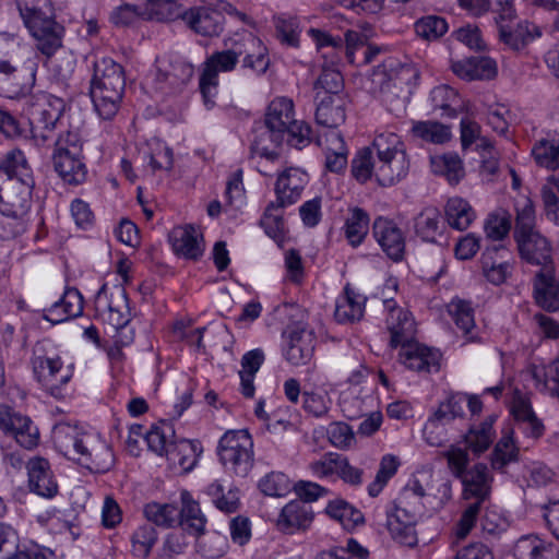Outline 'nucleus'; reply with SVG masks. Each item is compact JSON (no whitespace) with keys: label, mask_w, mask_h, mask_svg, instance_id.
Masks as SVG:
<instances>
[{"label":"nucleus","mask_w":559,"mask_h":559,"mask_svg":"<svg viewBox=\"0 0 559 559\" xmlns=\"http://www.w3.org/2000/svg\"><path fill=\"white\" fill-rule=\"evenodd\" d=\"M314 86L322 88L325 92L324 96H341L340 92L344 87L343 76L336 68L322 64V72Z\"/></svg>","instance_id":"obj_59"},{"label":"nucleus","mask_w":559,"mask_h":559,"mask_svg":"<svg viewBox=\"0 0 559 559\" xmlns=\"http://www.w3.org/2000/svg\"><path fill=\"white\" fill-rule=\"evenodd\" d=\"M371 148L376 155H380L393 164V170L397 174H408L409 162L400 136L393 132L378 134Z\"/></svg>","instance_id":"obj_24"},{"label":"nucleus","mask_w":559,"mask_h":559,"mask_svg":"<svg viewBox=\"0 0 559 559\" xmlns=\"http://www.w3.org/2000/svg\"><path fill=\"white\" fill-rule=\"evenodd\" d=\"M285 359L294 366L308 364L314 352V336L312 332L299 325H290L283 332Z\"/></svg>","instance_id":"obj_14"},{"label":"nucleus","mask_w":559,"mask_h":559,"mask_svg":"<svg viewBox=\"0 0 559 559\" xmlns=\"http://www.w3.org/2000/svg\"><path fill=\"white\" fill-rule=\"evenodd\" d=\"M496 419V415H489L483 421L471 425L467 432L463 436L466 449L474 455L479 456L492 444L496 437L493 429Z\"/></svg>","instance_id":"obj_35"},{"label":"nucleus","mask_w":559,"mask_h":559,"mask_svg":"<svg viewBox=\"0 0 559 559\" xmlns=\"http://www.w3.org/2000/svg\"><path fill=\"white\" fill-rule=\"evenodd\" d=\"M174 436V429L167 424L162 426H153L150 431L145 433V441L153 452L158 455H166L170 444L175 443L169 438Z\"/></svg>","instance_id":"obj_56"},{"label":"nucleus","mask_w":559,"mask_h":559,"mask_svg":"<svg viewBox=\"0 0 559 559\" xmlns=\"http://www.w3.org/2000/svg\"><path fill=\"white\" fill-rule=\"evenodd\" d=\"M512 22H506L498 25L499 40L512 50H520L528 43L542 36V28L533 22L522 21L515 27Z\"/></svg>","instance_id":"obj_27"},{"label":"nucleus","mask_w":559,"mask_h":559,"mask_svg":"<svg viewBox=\"0 0 559 559\" xmlns=\"http://www.w3.org/2000/svg\"><path fill=\"white\" fill-rule=\"evenodd\" d=\"M452 71L466 81L490 80L497 75V63L489 57L478 56L453 61Z\"/></svg>","instance_id":"obj_29"},{"label":"nucleus","mask_w":559,"mask_h":559,"mask_svg":"<svg viewBox=\"0 0 559 559\" xmlns=\"http://www.w3.org/2000/svg\"><path fill=\"white\" fill-rule=\"evenodd\" d=\"M182 508L179 510L180 516L177 523L183 526L190 534L201 536L204 533L206 519L203 515L200 506L194 501L190 493H181Z\"/></svg>","instance_id":"obj_41"},{"label":"nucleus","mask_w":559,"mask_h":559,"mask_svg":"<svg viewBox=\"0 0 559 559\" xmlns=\"http://www.w3.org/2000/svg\"><path fill=\"white\" fill-rule=\"evenodd\" d=\"M449 312L456 326L463 331L467 340L469 342L476 341V336L472 332L475 328L474 310L469 302L464 300H454L449 306Z\"/></svg>","instance_id":"obj_52"},{"label":"nucleus","mask_w":559,"mask_h":559,"mask_svg":"<svg viewBox=\"0 0 559 559\" xmlns=\"http://www.w3.org/2000/svg\"><path fill=\"white\" fill-rule=\"evenodd\" d=\"M516 559H558V548L549 540L537 535H524L520 537L513 547Z\"/></svg>","instance_id":"obj_31"},{"label":"nucleus","mask_w":559,"mask_h":559,"mask_svg":"<svg viewBox=\"0 0 559 559\" xmlns=\"http://www.w3.org/2000/svg\"><path fill=\"white\" fill-rule=\"evenodd\" d=\"M32 368L36 380L51 396H63L62 388L70 381L72 372L69 368H63L59 357H48L44 347L36 345L33 350Z\"/></svg>","instance_id":"obj_12"},{"label":"nucleus","mask_w":559,"mask_h":559,"mask_svg":"<svg viewBox=\"0 0 559 559\" xmlns=\"http://www.w3.org/2000/svg\"><path fill=\"white\" fill-rule=\"evenodd\" d=\"M466 403L465 393H453L448 399L441 402L432 416L424 427V437L426 441L432 447H440L445 439L440 436L439 430L445 425H449L456 418L464 416V406Z\"/></svg>","instance_id":"obj_13"},{"label":"nucleus","mask_w":559,"mask_h":559,"mask_svg":"<svg viewBox=\"0 0 559 559\" xmlns=\"http://www.w3.org/2000/svg\"><path fill=\"white\" fill-rule=\"evenodd\" d=\"M193 73V66L186 60L176 59L167 63L160 62L154 80L156 90L165 94L179 92L190 82Z\"/></svg>","instance_id":"obj_15"},{"label":"nucleus","mask_w":559,"mask_h":559,"mask_svg":"<svg viewBox=\"0 0 559 559\" xmlns=\"http://www.w3.org/2000/svg\"><path fill=\"white\" fill-rule=\"evenodd\" d=\"M431 100L435 108L443 110L442 117L455 118L457 116L456 109L453 108V104L457 100V94L453 88L447 85L435 87L431 91Z\"/></svg>","instance_id":"obj_57"},{"label":"nucleus","mask_w":559,"mask_h":559,"mask_svg":"<svg viewBox=\"0 0 559 559\" xmlns=\"http://www.w3.org/2000/svg\"><path fill=\"white\" fill-rule=\"evenodd\" d=\"M34 179L22 151L13 150L0 160V213L20 219L31 207Z\"/></svg>","instance_id":"obj_2"},{"label":"nucleus","mask_w":559,"mask_h":559,"mask_svg":"<svg viewBox=\"0 0 559 559\" xmlns=\"http://www.w3.org/2000/svg\"><path fill=\"white\" fill-rule=\"evenodd\" d=\"M459 479L463 485V497L465 500L475 499L474 502L485 504L489 499L492 477L486 464H475Z\"/></svg>","instance_id":"obj_22"},{"label":"nucleus","mask_w":559,"mask_h":559,"mask_svg":"<svg viewBox=\"0 0 559 559\" xmlns=\"http://www.w3.org/2000/svg\"><path fill=\"white\" fill-rule=\"evenodd\" d=\"M373 236L390 259L394 261L403 259L405 237L393 221L378 217L373 223Z\"/></svg>","instance_id":"obj_21"},{"label":"nucleus","mask_w":559,"mask_h":559,"mask_svg":"<svg viewBox=\"0 0 559 559\" xmlns=\"http://www.w3.org/2000/svg\"><path fill=\"white\" fill-rule=\"evenodd\" d=\"M182 20L194 33L205 37L218 36L225 24L222 12L206 7L185 11Z\"/></svg>","instance_id":"obj_20"},{"label":"nucleus","mask_w":559,"mask_h":559,"mask_svg":"<svg viewBox=\"0 0 559 559\" xmlns=\"http://www.w3.org/2000/svg\"><path fill=\"white\" fill-rule=\"evenodd\" d=\"M169 238L178 255L197 260L203 253L202 236L193 226L176 227L171 230Z\"/></svg>","instance_id":"obj_34"},{"label":"nucleus","mask_w":559,"mask_h":559,"mask_svg":"<svg viewBox=\"0 0 559 559\" xmlns=\"http://www.w3.org/2000/svg\"><path fill=\"white\" fill-rule=\"evenodd\" d=\"M237 47H241L243 68L251 69L257 74L265 73L270 66V59L267 49L261 39L251 33H247L237 41Z\"/></svg>","instance_id":"obj_32"},{"label":"nucleus","mask_w":559,"mask_h":559,"mask_svg":"<svg viewBox=\"0 0 559 559\" xmlns=\"http://www.w3.org/2000/svg\"><path fill=\"white\" fill-rule=\"evenodd\" d=\"M412 132L415 136L436 144L444 143L451 136L450 129L437 121H418L414 123Z\"/></svg>","instance_id":"obj_55"},{"label":"nucleus","mask_w":559,"mask_h":559,"mask_svg":"<svg viewBox=\"0 0 559 559\" xmlns=\"http://www.w3.org/2000/svg\"><path fill=\"white\" fill-rule=\"evenodd\" d=\"M287 204L280 203L278 200L267 204L260 219L261 227L273 239L281 238L284 231L285 223L283 218V210Z\"/></svg>","instance_id":"obj_50"},{"label":"nucleus","mask_w":559,"mask_h":559,"mask_svg":"<svg viewBox=\"0 0 559 559\" xmlns=\"http://www.w3.org/2000/svg\"><path fill=\"white\" fill-rule=\"evenodd\" d=\"M0 429L13 436L25 449H33L38 443V430L32 426L31 419L7 406H0Z\"/></svg>","instance_id":"obj_17"},{"label":"nucleus","mask_w":559,"mask_h":559,"mask_svg":"<svg viewBox=\"0 0 559 559\" xmlns=\"http://www.w3.org/2000/svg\"><path fill=\"white\" fill-rule=\"evenodd\" d=\"M515 241L520 257L524 261L540 269H555L551 245L540 233L531 234Z\"/></svg>","instance_id":"obj_19"},{"label":"nucleus","mask_w":559,"mask_h":559,"mask_svg":"<svg viewBox=\"0 0 559 559\" xmlns=\"http://www.w3.org/2000/svg\"><path fill=\"white\" fill-rule=\"evenodd\" d=\"M512 433L511 428L504 429L496 443L490 459L493 469L503 471L509 463L518 461L519 449L515 447Z\"/></svg>","instance_id":"obj_45"},{"label":"nucleus","mask_w":559,"mask_h":559,"mask_svg":"<svg viewBox=\"0 0 559 559\" xmlns=\"http://www.w3.org/2000/svg\"><path fill=\"white\" fill-rule=\"evenodd\" d=\"M325 512L330 518L338 521L347 531L354 530L365 521L361 511L343 499L330 501Z\"/></svg>","instance_id":"obj_44"},{"label":"nucleus","mask_w":559,"mask_h":559,"mask_svg":"<svg viewBox=\"0 0 559 559\" xmlns=\"http://www.w3.org/2000/svg\"><path fill=\"white\" fill-rule=\"evenodd\" d=\"M366 298L356 294L349 286L344 289L335 306L334 317L340 323H352L358 321L364 316Z\"/></svg>","instance_id":"obj_38"},{"label":"nucleus","mask_w":559,"mask_h":559,"mask_svg":"<svg viewBox=\"0 0 559 559\" xmlns=\"http://www.w3.org/2000/svg\"><path fill=\"white\" fill-rule=\"evenodd\" d=\"M240 48L237 47L236 41L231 48L215 51L204 61L199 87L207 108H212L215 104L214 98L217 95L218 74L221 72H230L236 68L238 59L241 57Z\"/></svg>","instance_id":"obj_10"},{"label":"nucleus","mask_w":559,"mask_h":559,"mask_svg":"<svg viewBox=\"0 0 559 559\" xmlns=\"http://www.w3.org/2000/svg\"><path fill=\"white\" fill-rule=\"evenodd\" d=\"M330 442L338 449H347L355 441L352 427L342 421L331 423L326 429Z\"/></svg>","instance_id":"obj_63"},{"label":"nucleus","mask_w":559,"mask_h":559,"mask_svg":"<svg viewBox=\"0 0 559 559\" xmlns=\"http://www.w3.org/2000/svg\"><path fill=\"white\" fill-rule=\"evenodd\" d=\"M165 456L171 465L180 467L183 472H190L197 464L195 447L188 440L175 441Z\"/></svg>","instance_id":"obj_47"},{"label":"nucleus","mask_w":559,"mask_h":559,"mask_svg":"<svg viewBox=\"0 0 559 559\" xmlns=\"http://www.w3.org/2000/svg\"><path fill=\"white\" fill-rule=\"evenodd\" d=\"M284 140V134L277 132L264 121L255 122L252 129L251 154L266 160H275L278 157L277 148Z\"/></svg>","instance_id":"obj_25"},{"label":"nucleus","mask_w":559,"mask_h":559,"mask_svg":"<svg viewBox=\"0 0 559 559\" xmlns=\"http://www.w3.org/2000/svg\"><path fill=\"white\" fill-rule=\"evenodd\" d=\"M35 84V72L24 70L22 72V79L0 80L1 94L11 99H24L29 97L31 91Z\"/></svg>","instance_id":"obj_49"},{"label":"nucleus","mask_w":559,"mask_h":559,"mask_svg":"<svg viewBox=\"0 0 559 559\" xmlns=\"http://www.w3.org/2000/svg\"><path fill=\"white\" fill-rule=\"evenodd\" d=\"M388 311L386 328L390 345L401 346L400 359L411 370L430 372L438 370L440 353L415 341L416 325L412 314L396 306L392 298L383 299Z\"/></svg>","instance_id":"obj_1"},{"label":"nucleus","mask_w":559,"mask_h":559,"mask_svg":"<svg viewBox=\"0 0 559 559\" xmlns=\"http://www.w3.org/2000/svg\"><path fill=\"white\" fill-rule=\"evenodd\" d=\"M307 183V175L299 168H287L277 178L275 183L276 200L282 204L292 205L300 198Z\"/></svg>","instance_id":"obj_30"},{"label":"nucleus","mask_w":559,"mask_h":559,"mask_svg":"<svg viewBox=\"0 0 559 559\" xmlns=\"http://www.w3.org/2000/svg\"><path fill=\"white\" fill-rule=\"evenodd\" d=\"M51 160L55 171L64 183L79 186L86 180L87 169L82 158V140L78 132L67 131L57 138Z\"/></svg>","instance_id":"obj_7"},{"label":"nucleus","mask_w":559,"mask_h":559,"mask_svg":"<svg viewBox=\"0 0 559 559\" xmlns=\"http://www.w3.org/2000/svg\"><path fill=\"white\" fill-rule=\"evenodd\" d=\"M345 100L342 96H323L316 110L317 123L336 131L346 119Z\"/></svg>","instance_id":"obj_36"},{"label":"nucleus","mask_w":559,"mask_h":559,"mask_svg":"<svg viewBox=\"0 0 559 559\" xmlns=\"http://www.w3.org/2000/svg\"><path fill=\"white\" fill-rule=\"evenodd\" d=\"M461 7L479 16L488 11L493 14L496 26L513 22L518 14L514 0H459Z\"/></svg>","instance_id":"obj_28"},{"label":"nucleus","mask_w":559,"mask_h":559,"mask_svg":"<svg viewBox=\"0 0 559 559\" xmlns=\"http://www.w3.org/2000/svg\"><path fill=\"white\" fill-rule=\"evenodd\" d=\"M85 433H80L76 427L61 425L55 429L53 441L56 447L68 457L81 455L79 460L91 471L105 473L114 465L111 449L103 444L90 451L84 441Z\"/></svg>","instance_id":"obj_6"},{"label":"nucleus","mask_w":559,"mask_h":559,"mask_svg":"<svg viewBox=\"0 0 559 559\" xmlns=\"http://www.w3.org/2000/svg\"><path fill=\"white\" fill-rule=\"evenodd\" d=\"M393 167L388 158L376 155L371 147H362L352 159L350 173L359 183L374 179L379 186L391 187L407 175L397 174Z\"/></svg>","instance_id":"obj_9"},{"label":"nucleus","mask_w":559,"mask_h":559,"mask_svg":"<svg viewBox=\"0 0 559 559\" xmlns=\"http://www.w3.org/2000/svg\"><path fill=\"white\" fill-rule=\"evenodd\" d=\"M95 309L102 320L118 333L130 322L131 312L126 289L120 285L111 288L103 284L95 296Z\"/></svg>","instance_id":"obj_11"},{"label":"nucleus","mask_w":559,"mask_h":559,"mask_svg":"<svg viewBox=\"0 0 559 559\" xmlns=\"http://www.w3.org/2000/svg\"><path fill=\"white\" fill-rule=\"evenodd\" d=\"M535 163L544 168L556 170L559 168V139L537 140L532 147Z\"/></svg>","instance_id":"obj_46"},{"label":"nucleus","mask_w":559,"mask_h":559,"mask_svg":"<svg viewBox=\"0 0 559 559\" xmlns=\"http://www.w3.org/2000/svg\"><path fill=\"white\" fill-rule=\"evenodd\" d=\"M440 212L435 207L424 209L415 218V231L423 240L433 242L440 229Z\"/></svg>","instance_id":"obj_51"},{"label":"nucleus","mask_w":559,"mask_h":559,"mask_svg":"<svg viewBox=\"0 0 559 559\" xmlns=\"http://www.w3.org/2000/svg\"><path fill=\"white\" fill-rule=\"evenodd\" d=\"M445 219L450 227L465 230L476 217L471 204L462 198H451L445 204Z\"/></svg>","instance_id":"obj_43"},{"label":"nucleus","mask_w":559,"mask_h":559,"mask_svg":"<svg viewBox=\"0 0 559 559\" xmlns=\"http://www.w3.org/2000/svg\"><path fill=\"white\" fill-rule=\"evenodd\" d=\"M325 167L332 173H341L347 166L348 148L338 131L324 134Z\"/></svg>","instance_id":"obj_37"},{"label":"nucleus","mask_w":559,"mask_h":559,"mask_svg":"<svg viewBox=\"0 0 559 559\" xmlns=\"http://www.w3.org/2000/svg\"><path fill=\"white\" fill-rule=\"evenodd\" d=\"M417 521L418 513L416 511H409L397 504L393 512L388 513L385 526L396 543L406 547H414L418 543L415 530Z\"/></svg>","instance_id":"obj_16"},{"label":"nucleus","mask_w":559,"mask_h":559,"mask_svg":"<svg viewBox=\"0 0 559 559\" xmlns=\"http://www.w3.org/2000/svg\"><path fill=\"white\" fill-rule=\"evenodd\" d=\"M314 519L311 506L305 501L293 500L283 507L276 521L277 528L286 534L307 531Z\"/></svg>","instance_id":"obj_23"},{"label":"nucleus","mask_w":559,"mask_h":559,"mask_svg":"<svg viewBox=\"0 0 559 559\" xmlns=\"http://www.w3.org/2000/svg\"><path fill=\"white\" fill-rule=\"evenodd\" d=\"M27 469L32 491L45 498H51L57 493L58 485L51 475L47 460L41 457L33 459L28 462Z\"/></svg>","instance_id":"obj_33"},{"label":"nucleus","mask_w":559,"mask_h":559,"mask_svg":"<svg viewBox=\"0 0 559 559\" xmlns=\"http://www.w3.org/2000/svg\"><path fill=\"white\" fill-rule=\"evenodd\" d=\"M369 215L365 210L360 207L349 210L344 224V234L352 247L356 248L364 241L369 231Z\"/></svg>","instance_id":"obj_42"},{"label":"nucleus","mask_w":559,"mask_h":559,"mask_svg":"<svg viewBox=\"0 0 559 559\" xmlns=\"http://www.w3.org/2000/svg\"><path fill=\"white\" fill-rule=\"evenodd\" d=\"M217 453L224 467L246 477L254 464L253 440L246 429L228 430L219 439Z\"/></svg>","instance_id":"obj_8"},{"label":"nucleus","mask_w":559,"mask_h":559,"mask_svg":"<svg viewBox=\"0 0 559 559\" xmlns=\"http://www.w3.org/2000/svg\"><path fill=\"white\" fill-rule=\"evenodd\" d=\"M157 538V532L151 523L139 526L131 537L133 555L140 558H147Z\"/></svg>","instance_id":"obj_53"},{"label":"nucleus","mask_w":559,"mask_h":559,"mask_svg":"<svg viewBox=\"0 0 559 559\" xmlns=\"http://www.w3.org/2000/svg\"><path fill=\"white\" fill-rule=\"evenodd\" d=\"M25 26L36 40L37 49L50 58L62 46L64 28L56 22L50 0H17Z\"/></svg>","instance_id":"obj_4"},{"label":"nucleus","mask_w":559,"mask_h":559,"mask_svg":"<svg viewBox=\"0 0 559 559\" xmlns=\"http://www.w3.org/2000/svg\"><path fill=\"white\" fill-rule=\"evenodd\" d=\"M399 462L393 455H384L380 462L374 480L368 486V492L371 497H377L388 480L396 473Z\"/></svg>","instance_id":"obj_58"},{"label":"nucleus","mask_w":559,"mask_h":559,"mask_svg":"<svg viewBox=\"0 0 559 559\" xmlns=\"http://www.w3.org/2000/svg\"><path fill=\"white\" fill-rule=\"evenodd\" d=\"M508 249L503 245L488 246L481 254L483 275L493 285L503 284L511 276L513 266L508 261Z\"/></svg>","instance_id":"obj_18"},{"label":"nucleus","mask_w":559,"mask_h":559,"mask_svg":"<svg viewBox=\"0 0 559 559\" xmlns=\"http://www.w3.org/2000/svg\"><path fill=\"white\" fill-rule=\"evenodd\" d=\"M294 103L286 97L273 99L265 112L263 121L277 132L286 134L287 128L294 121Z\"/></svg>","instance_id":"obj_40"},{"label":"nucleus","mask_w":559,"mask_h":559,"mask_svg":"<svg viewBox=\"0 0 559 559\" xmlns=\"http://www.w3.org/2000/svg\"><path fill=\"white\" fill-rule=\"evenodd\" d=\"M308 34L316 43L321 58L324 59L323 64L334 68L341 61L342 53L344 51L342 38L333 37L329 33L317 28H310Z\"/></svg>","instance_id":"obj_39"},{"label":"nucleus","mask_w":559,"mask_h":559,"mask_svg":"<svg viewBox=\"0 0 559 559\" xmlns=\"http://www.w3.org/2000/svg\"><path fill=\"white\" fill-rule=\"evenodd\" d=\"M285 138L290 146L301 150L311 142V127L305 121L295 119L287 128Z\"/></svg>","instance_id":"obj_64"},{"label":"nucleus","mask_w":559,"mask_h":559,"mask_svg":"<svg viewBox=\"0 0 559 559\" xmlns=\"http://www.w3.org/2000/svg\"><path fill=\"white\" fill-rule=\"evenodd\" d=\"M533 295L536 304L543 309H559V283L555 278V269H539L533 278Z\"/></svg>","instance_id":"obj_26"},{"label":"nucleus","mask_w":559,"mask_h":559,"mask_svg":"<svg viewBox=\"0 0 559 559\" xmlns=\"http://www.w3.org/2000/svg\"><path fill=\"white\" fill-rule=\"evenodd\" d=\"M144 515L152 525L169 528L177 524L180 513L175 504L151 502L145 506Z\"/></svg>","instance_id":"obj_48"},{"label":"nucleus","mask_w":559,"mask_h":559,"mask_svg":"<svg viewBox=\"0 0 559 559\" xmlns=\"http://www.w3.org/2000/svg\"><path fill=\"white\" fill-rule=\"evenodd\" d=\"M416 34L428 41L442 37L449 28L445 19L438 15H426L415 22Z\"/></svg>","instance_id":"obj_54"},{"label":"nucleus","mask_w":559,"mask_h":559,"mask_svg":"<svg viewBox=\"0 0 559 559\" xmlns=\"http://www.w3.org/2000/svg\"><path fill=\"white\" fill-rule=\"evenodd\" d=\"M64 108L62 98L47 92L39 91L26 97L22 112L28 119L33 138L43 143L51 139Z\"/></svg>","instance_id":"obj_5"},{"label":"nucleus","mask_w":559,"mask_h":559,"mask_svg":"<svg viewBox=\"0 0 559 559\" xmlns=\"http://www.w3.org/2000/svg\"><path fill=\"white\" fill-rule=\"evenodd\" d=\"M511 219L507 214H490L484 225L486 237L493 241L502 240L510 231Z\"/></svg>","instance_id":"obj_62"},{"label":"nucleus","mask_w":559,"mask_h":559,"mask_svg":"<svg viewBox=\"0 0 559 559\" xmlns=\"http://www.w3.org/2000/svg\"><path fill=\"white\" fill-rule=\"evenodd\" d=\"M124 88V71L119 63L107 57L93 61L90 94L100 118L110 120L117 115Z\"/></svg>","instance_id":"obj_3"},{"label":"nucleus","mask_w":559,"mask_h":559,"mask_svg":"<svg viewBox=\"0 0 559 559\" xmlns=\"http://www.w3.org/2000/svg\"><path fill=\"white\" fill-rule=\"evenodd\" d=\"M539 233L535 229V211L531 202L516 210L514 239Z\"/></svg>","instance_id":"obj_60"},{"label":"nucleus","mask_w":559,"mask_h":559,"mask_svg":"<svg viewBox=\"0 0 559 559\" xmlns=\"http://www.w3.org/2000/svg\"><path fill=\"white\" fill-rule=\"evenodd\" d=\"M443 456L447 459L448 467L455 478H460L469 468V455L467 449H462L457 445L452 444L444 453Z\"/></svg>","instance_id":"obj_61"}]
</instances>
